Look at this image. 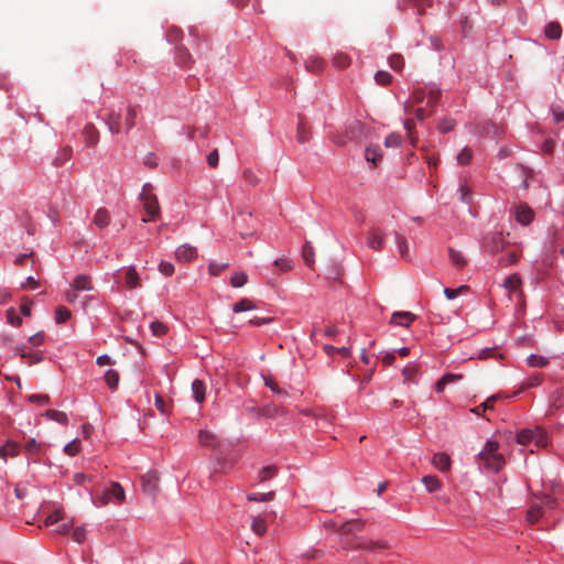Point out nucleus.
<instances>
[{
	"label": "nucleus",
	"instance_id": "obj_59",
	"mask_svg": "<svg viewBox=\"0 0 564 564\" xmlns=\"http://www.w3.org/2000/svg\"><path fill=\"white\" fill-rule=\"evenodd\" d=\"M73 540L77 543H83L86 538V531L83 527H77L73 530Z\"/></svg>",
	"mask_w": 564,
	"mask_h": 564
},
{
	"label": "nucleus",
	"instance_id": "obj_14",
	"mask_svg": "<svg viewBox=\"0 0 564 564\" xmlns=\"http://www.w3.org/2000/svg\"><path fill=\"white\" fill-rule=\"evenodd\" d=\"M109 131L112 134H118L121 131V115L120 112L110 111L104 119Z\"/></svg>",
	"mask_w": 564,
	"mask_h": 564
},
{
	"label": "nucleus",
	"instance_id": "obj_39",
	"mask_svg": "<svg viewBox=\"0 0 564 564\" xmlns=\"http://www.w3.org/2000/svg\"><path fill=\"white\" fill-rule=\"evenodd\" d=\"M395 242H397V246H398L401 257L406 259L409 257L408 240L402 235L395 232Z\"/></svg>",
	"mask_w": 564,
	"mask_h": 564
},
{
	"label": "nucleus",
	"instance_id": "obj_44",
	"mask_svg": "<svg viewBox=\"0 0 564 564\" xmlns=\"http://www.w3.org/2000/svg\"><path fill=\"white\" fill-rule=\"evenodd\" d=\"M542 516V507L541 506H531L527 512V519L530 523L536 522Z\"/></svg>",
	"mask_w": 564,
	"mask_h": 564
},
{
	"label": "nucleus",
	"instance_id": "obj_5",
	"mask_svg": "<svg viewBox=\"0 0 564 564\" xmlns=\"http://www.w3.org/2000/svg\"><path fill=\"white\" fill-rule=\"evenodd\" d=\"M152 185L147 183L143 185L140 199L143 202L145 212L149 214L150 219H154L159 215L160 206L155 195L151 194Z\"/></svg>",
	"mask_w": 564,
	"mask_h": 564
},
{
	"label": "nucleus",
	"instance_id": "obj_17",
	"mask_svg": "<svg viewBox=\"0 0 564 564\" xmlns=\"http://www.w3.org/2000/svg\"><path fill=\"white\" fill-rule=\"evenodd\" d=\"M503 286L509 292V295L520 293L521 278L517 273H513L506 278Z\"/></svg>",
	"mask_w": 564,
	"mask_h": 564
},
{
	"label": "nucleus",
	"instance_id": "obj_31",
	"mask_svg": "<svg viewBox=\"0 0 564 564\" xmlns=\"http://www.w3.org/2000/svg\"><path fill=\"white\" fill-rule=\"evenodd\" d=\"M74 289L76 291H90V290H93L90 278L87 276V275H84V274L78 275L74 280Z\"/></svg>",
	"mask_w": 564,
	"mask_h": 564
},
{
	"label": "nucleus",
	"instance_id": "obj_9",
	"mask_svg": "<svg viewBox=\"0 0 564 564\" xmlns=\"http://www.w3.org/2000/svg\"><path fill=\"white\" fill-rule=\"evenodd\" d=\"M257 308L256 306L249 301V326H263L272 323L274 321V317L271 315H259L256 313Z\"/></svg>",
	"mask_w": 564,
	"mask_h": 564
},
{
	"label": "nucleus",
	"instance_id": "obj_28",
	"mask_svg": "<svg viewBox=\"0 0 564 564\" xmlns=\"http://www.w3.org/2000/svg\"><path fill=\"white\" fill-rule=\"evenodd\" d=\"M545 36L550 40H557L562 35L561 25L557 22H549L544 29Z\"/></svg>",
	"mask_w": 564,
	"mask_h": 564
},
{
	"label": "nucleus",
	"instance_id": "obj_27",
	"mask_svg": "<svg viewBox=\"0 0 564 564\" xmlns=\"http://www.w3.org/2000/svg\"><path fill=\"white\" fill-rule=\"evenodd\" d=\"M449 260L458 269H463L467 264L466 257L458 250L448 248Z\"/></svg>",
	"mask_w": 564,
	"mask_h": 564
},
{
	"label": "nucleus",
	"instance_id": "obj_41",
	"mask_svg": "<svg viewBox=\"0 0 564 564\" xmlns=\"http://www.w3.org/2000/svg\"><path fill=\"white\" fill-rule=\"evenodd\" d=\"M105 381H106L107 386L110 389H112V390L117 389V387L119 384V373H118V371L109 369L105 373Z\"/></svg>",
	"mask_w": 564,
	"mask_h": 564
},
{
	"label": "nucleus",
	"instance_id": "obj_42",
	"mask_svg": "<svg viewBox=\"0 0 564 564\" xmlns=\"http://www.w3.org/2000/svg\"><path fill=\"white\" fill-rule=\"evenodd\" d=\"M15 350L22 358H29L31 364H37L42 360L37 352H28L24 346L17 347Z\"/></svg>",
	"mask_w": 564,
	"mask_h": 564
},
{
	"label": "nucleus",
	"instance_id": "obj_12",
	"mask_svg": "<svg viewBox=\"0 0 564 564\" xmlns=\"http://www.w3.org/2000/svg\"><path fill=\"white\" fill-rule=\"evenodd\" d=\"M175 256L181 262H191L197 257V250L195 247L185 243L176 249Z\"/></svg>",
	"mask_w": 564,
	"mask_h": 564
},
{
	"label": "nucleus",
	"instance_id": "obj_55",
	"mask_svg": "<svg viewBox=\"0 0 564 564\" xmlns=\"http://www.w3.org/2000/svg\"><path fill=\"white\" fill-rule=\"evenodd\" d=\"M375 79L380 85H388L391 83L392 76L388 72L379 70L376 73Z\"/></svg>",
	"mask_w": 564,
	"mask_h": 564
},
{
	"label": "nucleus",
	"instance_id": "obj_62",
	"mask_svg": "<svg viewBox=\"0 0 564 564\" xmlns=\"http://www.w3.org/2000/svg\"><path fill=\"white\" fill-rule=\"evenodd\" d=\"M159 270L163 275L171 276L174 273V265L171 262H161Z\"/></svg>",
	"mask_w": 564,
	"mask_h": 564
},
{
	"label": "nucleus",
	"instance_id": "obj_43",
	"mask_svg": "<svg viewBox=\"0 0 564 564\" xmlns=\"http://www.w3.org/2000/svg\"><path fill=\"white\" fill-rule=\"evenodd\" d=\"M64 519V512L61 509H56L44 520V525L50 527Z\"/></svg>",
	"mask_w": 564,
	"mask_h": 564
},
{
	"label": "nucleus",
	"instance_id": "obj_33",
	"mask_svg": "<svg viewBox=\"0 0 564 564\" xmlns=\"http://www.w3.org/2000/svg\"><path fill=\"white\" fill-rule=\"evenodd\" d=\"M351 63L350 57L343 52L336 53L333 57V65L337 68L344 69Z\"/></svg>",
	"mask_w": 564,
	"mask_h": 564
},
{
	"label": "nucleus",
	"instance_id": "obj_53",
	"mask_svg": "<svg viewBox=\"0 0 564 564\" xmlns=\"http://www.w3.org/2000/svg\"><path fill=\"white\" fill-rule=\"evenodd\" d=\"M154 404H155V408L162 413V414H167L169 413V404L167 402L162 398L161 394H156L155 395V400H154Z\"/></svg>",
	"mask_w": 564,
	"mask_h": 564
},
{
	"label": "nucleus",
	"instance_id": "obj_23",
	"mask_svg": "<svg viewBox=\"0 0 564 564\" xmlns=\"http://www.w3.org/2000/svg\"><path fill=\"white\" fill-rule=\"evenodd\" d=\"M20 453V445L15 442H7L6 445L0 447V457L4 460L8 457H15Z\"/></svg>",
	"mask_w": 564,
	"mask_h": 564
},
{
	"label": "nucleus",
	"instance_id": "obj_64",
	"mask_svg": "<svg viewBox=\"0 0 564 564\" xmlns=\"http://www.w3.org/2000/svg\"><path fill=\"white\" fill-rule=\"evenodd\" d=\"M43 341H44V333H42V332L36 333L29 338V343L34 347L40 346Z\"/></svg>",
	"mask_w": 564,
	"mask_h": 564
},
{
	"label": "nucleus",
	"instance_id": "obj_18",
	"mask_svg": "<svg viewBox=\"0 0 564 564\" xmlns=\"http://www.w3.org/2000/svg\"><path fill=\"white\" fill-rule=\"evenodd\" d=\"M432 464L440 471L445 473V471L449 470V468H451V458L445 453H437L434 455V457L432 459Z\"/></svg>",
	"mask_w": 564,
	"mask_h": 564
},
{
	"label": "nucleus",
	"instance_id": "obj_22",
	"mask_svg": "<svg viewBox=\"0 0 564 564\" xmlns=\"http://www.w3.org/2000/svg\"><path fill=\"white\" fill-rule=\"evenodd\" d=\"M257 417H274L279 414V409L274 404H267L262 408H253L251 411Z\"/></svg>",
	"mask_w": 564,
	"mask_h": 564
},
{
	"label": "nucleus",
	"instance_id": "obj_35",
	"mask_svg": "<svg viewBox=\"0 0 564 564\" xmlns=\"http://www.w3.org/2000/svg\"><path fill=\"white\" fill-rule=\"evenodd\" d=\"M302 257L306 265L312 267L314 264V248L310 242H306L303 246Z\"/></svg>",
	"mask_w": 564,
	"mask_h": 564
},
{
	"label": "nucleus",
	"instance_id": "obj_26",
	"mask_svg": "<svg viewBox=\"0 0 564 564\" xmlns=\"http://www.w3.org/2000/svg\"><path fill=\"white\" fill-rule=\"evenodd\" d=\"M126 284L129 289L140 286V276L134 267H129L124 274Z\"/></svg>",
	"mask_w": 564,
	"mask_h": 564
},
{
	"label": "nucleus",
	"instance_id": "obj_49",
	"mask_svg": "<svg viewBox=\"0 0 564 564\" xmlns=\"http://www.w3.org/2000/svg\"><path fill=\"white\" fill-rule=\"evenodd\" d=\"M150 328L155 336H163L167 332V326L159 321L152 322Z\"/></svg>",
	"mask_w": 564,
	"mask_h": 564
},
{
	"label": "nucleus",
	"instance_id": "obj_57",
	"mask_svg": "<svg viewBox=\"0 0 564 564\" xmlns=\"http://www.w3.org/2000/svg\"><path fill=\"white\" fill-rule=\"evenodd\" d=\"M354 546L357 549H362V550H368V551L372 550L375 546L384 547V545L381 543H373V542L366 541V540H360V541L356 542V544Z\"/></svg>",
	"mask_w": 564,
	"mask_h": 564
},
{
	"label": "nucleus",
	"instance_id": "obj_56",
	"mask_svg": "<svg viewBox=\"0 0 564 564\" xmlns=\"http://www.w3.org/2000/svg\"><path fill=\"white\" fill-rule=\"evenodd\" d=\"M459 198L463 203L468 204L471 199V192L467 185L460 184L458 187Z\"/></svg>",
	"mask_w": 564,
	"mask_h": 564
},
{
	"label": "nucleus",
	"instance_id": "obj_24",
	"mask_svg": "<svg viewBox=\"0 0 564 564\" xmlns=\"http://www.w3.org/2000/svg\"><path fill=\"white\" fill-rule=\"evenodd\" d=\"M419 375V366L414 362H409L402 369V376L405 382L415 383L416 377Z\"/></svg>",
	"mask_w": 564,
	"mask_h": 564
},
{
	"label": "nucleus",
	"instance_id": "obj_63",
	"mask_svg": "<svg viewBox=\"0 0 564 564\" xmlns=\"http://www.w3.org/2000/svg\"><path fill=\"white\" fill-rule=\"evenodd\" d=\"M29 401L37 404H46L50 401V397L47 394H32L29 397Z\"/></svg>",
	"mask_w": 564,
	"mask_h": 564
},
{
	"label": "nucleus",
	"instance_id": "obj_37",
	"mask_svg": "<svg viewBox=\"0 0 564 564\" xmlns=\"http://www.w3.org/2000/svg\"><path fill=\"white\" fill-rule=\"evenodd\" d=\"M527 362L530 367L543 368L549 364V359L540 355L531 354L527 358Z\"/></svg>",
	"mask_w": 564,
	"mask_h": 564
},
{
	"label": "nucleus",
	"instance_id": "obj_2",
	"mask_svg": "<svg viewBox=\"0 0 564 564\" xmlns=\"http://www.w3.org/2000/svg\"><path fill=\"white\" fill-rule=\"evenodd\" d=\"M198 442L202 446L213 447L218 451L216 456V471H224L227 466L232 464L235 458L227 453L226 445L219 443L214 433L200 430L198 433Z\"/></svg>",
	"mask_w": 564,
	"mask_h": 564
},
{
	"label": "nucleus",
	"instance_id": "obj_34",
	"mask_svg": "<svg viewBox=\"0 0 564 564\" xmlns=\"http://www.w3.org/2000/svg\"><path fill=\"white\" fill-rule=\"evenodd\" d=\"M138 109L133 106H129L127 109V115L124 119L127 131L131 130L135 126V120L138 118Z\"/></svg>",
	"mask_w": 564,
	"mask_h": 564
},
{
	"label": "nucleus",
	"instance_id": "obj_36",
	"mask_svg": "<svg viewBox=\"0 0 564 564\" xmlns=\"http://www.w3.org/2000/svg\"><path fill=\"white\" fill-rule=\"evenodd\" d=\"M324 64V61L321 57L316 56L310 57L305 62L306 69L313 73L322 70Z\"/></svg>",
	"mask_w": 564,
	"mask_h": 564
},
{
	"label": "nucleus",
	"instance_id": "obj_15",
	"mask_svg": "<svg viewBox=\"0 0 564 564\" xmlns=\"http://www.w3.org/2000/svg\"><path fill=\"white\" fill-rule=\"evenodd\" d=\"M414 318L415 316L410 312H395L392 314L391 324L409 327L413 323Z\"/></svg>",
	"mask_w": 564,
	"mask_h": 564
},
{
	"label": "nucleus",
	"instance_id": "obj_58",
	"mask_svg": "<svg viewBox=\"0 0 564 564\" xmlns=\"http://www.w3.org/2000/svg\"><path fill=\"white\" fill-rule=\"evenodd\" d=\"M247 282V278L245 273H237L231 276L230 283L234 288H241Z\"/></svg>",
	"mask_w": 564,
	"mask_h": 564
},
{
	"label": "nucleus",
	"instance_id": "obj_52",
	"mask_svg": "<svg viewBox=\"0 0 564 564\" xmlns=\"http://www.w3.org/2000/svg\"><path fill=\"white\" fill-rule=\"evenodd\" d=\"M7 321L12 326H20L22 323L21 317L17 314L13 307L7 310Z\"/></svg>",
	"mask_w": 564,
	"mask_h": 564
},
{
	"label": "nucleus",
	"instance_id": "obj_40",
	"mask_svg": "<svg viewBox=\"0 0 564 564\" xmlns=\"http://www.w3.org/2000/svg\"><path fill=\"white\" fill-rule=\"evenodd\" d=\"M251 529L257 535H262L267 531L265 520L261 516L253 518Z\"/></svg>",
	"mask_w": 564,
	"mask_h": 564
},
{
	"label": "nucleus",
	"instance_id": "obj_4",
	"mask_svg": "<svg viewBox=\"0 0 564 564\" xmlns=\"http://www.w3.org/2000/svg\"><path fill=\"white\" fill-rule=\"evenodd\" d=\"M505 243H506V239H505L502 231L488 232L482 237V239L480 241L481 249L485 252H488L491 254L501 251L505 247Z\"/></svg>",
	"mask_w": 564,
	"mask_h": 564
},
{
	"label": "nucleus",
	"instance_id": "obj_25",
	"mask_svg": "<svg viewBox=\"0 0 564 564\" xmlns=\"http://www.w3.org/2000/svg\"><path fill=\"white\" fill-rule=\"evenodd\" d=\"M362 527H364V522L361 520L352 519V520L344 522L340 525L339 531L341 532V534L348 535L356 531L361 530Z\"/></svg>",
	"mask_w": 564,
	"mask_h": 564
},
{
	"label": "nucleus",
	"instance_id": "obj_46",
	"mask_svg": "<svg viewBox=\"0 0 564 564\" xmlns=\"http://www.w3.org/2000/svg\"><path fill=\"white\" fill-rule=\"evenodd\" d=\"M402 143V137L399 133H390L384 139V145L387 148H398Z\"/></svg>",
	"mask_w": 564,
	"mask_h": 564
},
{
	"label": "nucleus",
	"instance_id": "obj_7",
	"mask_svg": "<svg viewBox=\"0 0 564 564\" xmlns=\"http://www.w3.org/2000/svg\"><path fill=\"white\" fill-rule=\"evenodd\" d=\"M141 487L145 494L154 496L159 488V476L156 471H149L143 475L141 477Z\"/></svg>",
	"mask_w": 564,
	"mask_h": 564
},
{
	"label": "nucleus",
	"instance_id": "obj_8",
	"mask_svg": "<svg viewBox=\"0 0 564 564\" xmlns=\"http://www.w3.org/2000/svg\"><path fill=\"white\" fill-rule=\"evenodd\" d=\"M24 438V452L28 456L33 457L34 462H37V457L44 453L46 444L37 442L35 438Z\"/></svg>",
	"mask_w": 564,
	"mask_h": 564
},
{
	"label": "nucleus",
	"instance_id": "obj_3",
	"mask_svg": "<svg viewBox=\"0 0 564 564\" xmlns=\"http://www.w3.org/2000/svg\"><path fill=\"white\" fill-rule=\"evenodd\" d=\"M517 442L521 445L528 446L529 451L533 453L535 449L544 448L549 444V436L540 426L534 429H523L517 434Z\"/></svg>",
	"mask_w": 564,
	"mask_h": 564
},
{
	"label": "nucleus",
	"instance_id": "obj_6",
	"mask_svg": "<svg viewBox=\"0 0 564 564\" xmlns=\"http://www.w3.org/2000/svg\"><path fill=\"white\" fill-rule=\"evenodd\" d=\"M126 499V492L119 482H111L110 488L106 489L100 497V505L106 506L109 502L121 503Z\"/></svg>",
	"mask_w": 564,
	"mask_h": 564
},
{
	"label": "nucleus",
	"instance_id": "obj_10",
	"mask_svg": "<svg viewBox=\"0 0 564 564\" xmlns=\"http://www.w3.org/2000/svg\"><path fill=\"white\" fill-rule=\"evenodd\" d=\"M514 216L519 224L527 226L533 220L534 212L527 204H519L516 207Z\"/></svg>",
	"mask_w": 564,
	"mask_h": 564
},
{
	"label": "nucleus",
	"instance_id": "obj_20",
	"mask_svg": "<svg viewBox=\"0 0 564 564\" xmlns=\"http://www.w3.org/2000/svg\"><path fill=\"white\" fill-rule=\"evenodd\" d=\"M276 473H278V469L275 466H273V465L264 466L261 469H259V471L254 478V482L260 484V482L267 481L269 479H272L276 475Z\"/></svg>",
	"mask_w": 564,
	"mask_h": 564
},
{
	"label": "nucleus",
	"instance_id": "obj_13",
	"mask_svg": "<svg viewBox=\"0 0 564 564\" xmlns=\"http://www.w3.org/2000/svg\"><path fill=\"white\" fill-rule=\"evenodd\" d=\"M273 270L272 274L279 275L284 272H289L294 268V261L288 256H282L281 258L273 261Z\"/></svg>",
	"mask_w": 564,
	"mask_h": 564
},
{
	"label": "nucleus",
	"instance_id": "obj_38",
	"mask_svg": "<svg viewBox=\"0 0 564 564\" xmlns=\"http://www.w3.org/2000/svg\"><path fill=\"white\" fill-rule=\"evenodd\" d=\"M45 416L61 424H66L68 421L67 414L63 411L57 410H47L45 412Z\"/></svg>",
	"mask_w": 564,
	"mask_h": 564
},
{
	"label": "nucleus",
	"instance_id": "obj_51",
	"mask_svg": "<svg viewBox=\"0 0 564 564\" xmlns=\"http://www.w3.org/2000/svg\"><path fill=\"white\" fill-rule=\"evenodd\" d=\"M468 289V286L466 285H462L457 289H451V288H445L444 289V294L446 296L447 300H454L456 299L459 294H462L463 292H465L466 290Z\"/></svg>",
	"mask_w": 564,
	"mask_h": 564
},
{
	"label": "nucleus",
	"instance_id": "obj_60",
	"mask_svg": "<svg viewBox=\"0 0 564 564\" xmlns=\"http://www.w3.org/2000/svg\"><path fill=\"white\" fill-rule=\"evenodd\" d=\"M552 118L554 122L558 123L564 120V110L560 106L552 107L551 109Z\"/></svg>",
	"mask_w": 564,
	"mask_h": 564
},
{
	"label": "nucleus",
	"instance_id": "obj_30",
	"mask_svg": "<svg viewBox=\"0 0 564 564\" xmlns=\"http://www.w3.org/2000/svg\"><path fill=\"white\" fill-rule=\"evenodd\" d=\"M422 482L424 484V486L429 492H435L438 489H441V486H442L441 480L436 476H431V475L424 476L422 478Z\"/></svg>",
	"mask_w": 564,
	"mask_h": 564
},
{
	"label": "nucleus",
	"instance_id": "obj_50",
	"mask_svg": "<svg viewBox=\"0 0 564 564\" xmlns=\"http://www.w3.org/2000/svg\"><path fill=\"white\" fill-rule=\"evenodd\" d=\"M228 267V263H219L216 261H213L208 265V272L210 275L217 276L219 275L226 268Z\"/></svg>",
	"mask_w": 564,
	"mask_h": 564
},
{
	"label": "nucleus",
	"instance_id": "obj_16",
	"mask_svg": "<svg viewBox=\"0 0 564 564\" xmlns=\"http://www.w3.org/2000/svg\"><path fill=\"white\" fill-rule=\"evenodd\" d=\"M368 247L373 250H381L384 247V238L380 230H372L367 239Z\"/></svg>",
	"mask_w": 564,
	"mask_h": 564
},
{
	"label": "nucleus",
	"instance_id": "obj_21",
	"mask_svg": "<svg viewBox=\"0 0 564 564\" xmlns=\"http://www.w3.org/2000/svg\"><path fill=\"white\" fill-rule=\"evenodd\" d=\"M365 158L367 162L376 166L382 159L381 149L377 145H369L366 148Z\"/></svg>",
	"mask_w": 564,
	"mask_h": 564
},
{
	"label": "nucleus",
	"instance_id": "obj_29",
	"mask_svg": "<svg viewBox=\"0 0 564 564\" xmlns=\"http://www.w3.org/2000/svg\"><path fill=\"white\" fill-rule=\"evenodd\" d=\"M94 223L99 228H104L109 225L110 223V216L105 208L97 209L95 216H94Z\"/></svg>",
	"mask_w": 564,
	"mask_h": 564
},
{
	"label": "nucleus",
	"instance_id": "obj_19",
	"mask_svg": "<svg viewBox=\"0 0 564 564\" xmlns=\"http://www.w3.org/2000/svg\"><path fill=\"white\" fill-rule=\"evenodd\" d=\"M193 398L197 403H202L205 400L206 384L203 380L195 379L192 383Z\"/></svg>",
	"mask_w": 564,
	"mask_h": 564
},
{
	"label": "nucleus",
	"instance_id": "obj_1",
	"mask_svg": "<svg viewBox=\"0 0 564 564\" xmlns=\"http://www.w3.org/2000/svg\"><path fill=\"white\" fill-rule=\"evenodd\" d=\"M498 449L499 443L489 440L477 455L479 467L488 471L498 473L506 463L503 455L500 454Z\"/></svg>",
	"mask_w": 564,
	"mask_h": 564
},
{
	"label": "nucleus",
	"instance_id": "obj_32",
	"mask_svg": "<svg viewBox=\"0 0 564 564\" xmlns=\"http://www.w3.org/2000/svg\"><path fill=\"white\" fill-rule=\"evenodd\" d=\"M72 154H73V149L69 145L63 148L55 156L53 164L56 166L63 165L65 162H67L72 158Z\"/></svg>",
	"mask_w": 564,
	"mask_h": 564
},
{
	"label": "nucleus",
	"instance_id": "obj_45",
	"mask_svg": "<svg viewBox=\"0 0 564 564\" xmlns=\"http://www.w3.org/2000/svg\"><path fill=\"white\" fill-rule=\"evenodd\" d=\"M275 492L273 490H270L268 492L263 494H249L248 499L249 501H270L274 498Z\"/></svg>",
	"mask_w": 564,
	"mask_h": 564
},
{
	"label": "nucleus",
	"instance_id": "obj_48",
	"mask_svg": "<svg viewBox=\"0 0 564 564\" xmlns=\"http://www.w3.org/2000/svg\"><path fill=\"white\" fill-rule=\"evenodd\" d=\"M70 317V311L65 306H58L55 312L56 323H65Z\"/></svg>",
	"mask_w": 564,
	"mask_h": 564
},
{
	"label": "nucleus",
	"instance_id": "obj_54",
	"mask_svg": "<svg viewBox=\"0 0 564 564\" xmlns=\"http://www.w3.org/2000/svg\"><path fill=\"white\" fill-rule=\"evenodd\" d=\"M80 449V442L74 440L64 447V452L69 456H75Z\"/></svg>",
	"mask_w": 564,
	"mask_h": 564
},
{
	"label": "nucleus",
	"instance_id": "obj_11",
	"mask_svg": "<svg viewBox=\"0 0 564 564\" xmlns=\"http://www.w3.org/2000/svg\"><path fill=\"white\" fill-rule=\"evenodd\" d=\"M83 139L87 147L95 148L99 142V131L93 123H87L83 129Z\"/></svg>",
	"mask_w": 564,
	"mask_h": 564
},
{
	"label": "nucleus",
	"instance_id": "obj_61",
	"mask_svg": "<svg viewBox=\"0 0 564 564\" xmlns=\"http://www.w3.org/2000/svg\"><path fill=\"white\" fill-rule=\"evenodd\" d=\"M207 163L208 165L212 167V169H216L218 166V163H219V153H218V150H214L212 151L208 155H207Z\"/></svg>",
	"mask_w": 564,
	"mask_h": 564
},
{
	"label": "nucleus",
	"instance_id": "obj_47",
	"mask_svg": "<svg viewBox=\"0 0 564 564\" xmlns=\"http://www.w3.org/2000/svg\"><path fill=\"white\" fill-rule=\"evenodd\" d=\"M471 158L473 151L466 147L457 154V162L460 165H466L471 161Z\"/></svg>",
	"mask_w": 564,
	"mask_h": 564
}]
</instances>
